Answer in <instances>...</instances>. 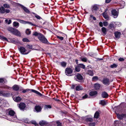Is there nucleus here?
<instances>
[{
  "label": "nucleus",
  "instance_id": "1",
  "mask_svg": "<svg viewBox=\"0 0 126 126\" xmlns=\"http://www.w3.org/2000/svg\"><path fill=\"white\" fill-rule=\"evenodd\" d=\"M9 110L8 112V114L10 116L12 117L9 120L12 121H15L17 120V118L16 115H15V112L13 110Z\"/></svg>",
  "mask_w": 126,
  "mask_h": 126
},
{
  "label": "nucleus",
  "instance_id": "2",
  "mask_svg": "<svg viewBox=\"0 0 126 126\" xmlns=\"http://www.w3.org/2000/svg\"><path fill=\"white\" fill-rule=\"evenodd\" d=\"M8 30L12 33L17 36H21L20 32L17 29L12 27H10L8 28Z\"/></svg>",
  "mask_w": 126,
  "mask_h": 126
},
{
  "label": "nucleus",
  "instance_id": "3",
  "mask_svg": "<svg viewBox=\"0 0 126 126\" xmlns=\"http://www.w3.org/2000/svg\"><path fill=\"white\" fill-rule=\"evenodd\" d=\"M38 39L41 42L43 43L47 44H49L47 39L42 34L40 37H39Z\"/></svg>",
  "mask_w": 126,
  "mask_h": 126
},
{
  "label": "nucleus",
  "instance_id": "4",
  "mask_svg": "<svg viewBox=\"0 0 126 126\" xmlns=\"http://www.w3.org/2000/svg\"><path fill=\"white\" fill-rule=\"evenodd\" d=\"M82 119L83 120L87 122H91L93 121V119L90 116H87L82 117Z\"/></svg>",
  "mask_w": 126,
  "mask_h": 126
},
{
  "label": "nucleus",
  "instance_id": "5",
  "mask_svg": "<svg viewBox=\"0 0 126 126\" xmlns=\"http://www.w3.org/2000/svg\"><path fill=\"white\" fill-rule=\"evenodd\" d=\"M19 49L20 52L23 54H27L30 52L29 51L27 52V51L26 50L25 48L23 47H20Z\"/></svg>",
  "mask_w": 126,
  "mask_h": 126
},
{
  "label": "nucleus",
  "instance_id": "6",
  "mask_svg": "<svg viewBox=\"0 0 126 126\" xmlns=\"http://www.w3.org/2000/svg\"><path fill=\"white\" fill-rule=\"evenodd\" d=\"M72 72V70L70 67H67L65 69V73L67 76H70V75L71 74Z\"/></svg>",
  "mask_w": 126,
  "mask_h": 126
},
{
  "label": "nucleus",
  "instance_id": "7",
  "mask_svg": "<svg viewBox=\"0 0 126 126\" xmlns=\"http://www.w3.org/2000/svg\"><path fill=\"white\" fill-rule=\"evenodd\" d=\"M10 12V10L9 9H5L2 6L1 7H0V13L1 14H4L5 12L6 13H9Z\"/></svg>",
  "mask_w": 126,
  "mask_h": 126
},
{
  "label": "nucleus",
  "instance_id": "8",
  "mask_svg": "<svg viewBox=\"0 0 126 126\" xmlns=\"http://www.w3.org/2000/svg\"><path fill=\"white\" fill-rule=\"evenodd\" d=\"M10 95L9 93L5 92L3 91H0V96H2L5 97H8Z\"/></svg>",
  "mask_w": 126,
  "mask_h": 126
},
{
  "label": "nucleus",
  "instance_id": "9",
  "mask_svg": "<svg viewBox=\"0 0 126 126\" xmlns=\"http://www.w3.org/2000/svg\"><path fill=\"white\" fill-rule=\"evenodd\" d=\"M118 12L115 9L112 10L111 11V14L114 18H116L118 15Z\"/></svg>",
  "mask_w": 126,
  "mask_h": 126
},
{
  "label": "nucleus",
  "instance_id": "10",
  "mask_svg": "<svg viewBox=\"0 0 126 126\" xmlns=\"http://www.w3.org/2000/svg\"><path fill=\"white\" fill-rule=\"evenodd\" d=\"M18 106L20 110H23L26 107V105L24 103H20L18 105Z\"/></svg>",
  "mask_w": 126,
  "mask_h": 126
},
{
  "label": "nucleus",
  "instance_id": "11",
  "mask_svg": "<svg viewBox=\"0 0 126 126\" xmlns=\"http://www.w3.org/2000/svg\"><path fill=\"white\" fill-rule=\"evenodd\" d=\"M76 80L78 81L81 80L83 79V76L80 74L78 73L76 75Z\"/></svg>",
  "mask_w": 126,
  "mask_h": 126
},
{
  "label": "nucleus",
  "instance_id": "12",
  "mask_svg": "<svg viewBox=\"0 0 126 126\" xmlns=\"http://www.w3.org/2000/svg\"><path fill=\"white\" fill-rule=\"evenodd\" d=\"M102 82L105 85H109L110 84L109 80L107 78L104 79Z\"/></svg>",
  "mask_w": 126,
  "mask_h": 126
},
{
  "label": "nucleus",
  "instance_id": "13",
  "mask_svg": "<svg viewBox=\"0 0 126 126\" xmlns=\"http://www.w3.org/2000/svg\"><path fill=\"white\" fill-rule=\"evenodd\" d=\"M42 108H41L40 106L39 105H37L35 106V111L37 112H40Z\"/></svg>",
  "mask_w": 126,
  "mask_h": 126
},
{
  "label": "nucleus",
  "instance_id": "14",
  "mask_svg": "<svg viewBox=\"0 0 126 126\" xmlns=\"http://www.w3.org/2000/svg\"><path fill=\"white\" fill-rule=\"evenodd\" d=\"M97 94L96 91H92L89 93V95L91 96H96Z\"/></svg>",
  "mask_w": 126,
  "mask_h": 126
},
{
  "label": "nucleus",
  "instance_id": "15",
  "mask_svg": "<svg viewBox=\"0 0 126 126\" xmlns=\"http://www.w3.org/2000/svg\"><path fill=\"white\" fill-rule=\"evenodd\" d=\"M13 99L16 102H19L21 100V98L19 96L14 97Z\"/></svg>",
  "mask_w": 126,
  "mask_h": 126
},
{
  "label": "nucleus",
  "instance_id": "16",
  "mask_svg": "<svg viewBox=\"0 0 126 126\" xmlns=\"http://www.w3.org/2000/svg\"><path fill=\"white\" fill-rule=\"evenodd\" d=\"M13 89L15 91H17L20 89L19 86L17 85H14L12 87Z\"/></svg>",
  "mask_w": 126,
  "mask_h": 126
},
{
  "label": "nucleus",
  "instance_id": "17",
  "mask_svg": "<svg viewBox=\"0 0 126 126\" xmlns=\"http://www.w3.org/2000/svg\"><path fill=\"white\" fill-rule=\"evenodd\" d=\"M115 36L117 38H119L121 35V33L119 32H117L114 33Z\"/></svg>",
  "mask_w": 126,
  "mask_h": 126
},
{
  "label": "nucleus",
  "instance_id": "18",
  "mask_svg": "<svg viewBox=\"0 0 126 126\" xmlns=\"http://www.w3.org/2000/svg\"><path fill=\"white\" fill-rule=\"evenodd\" d=\"M30 90H29V91H30L31 92H32L34 93H36V94H37L41 96L42 95V94L41 93H40L38 92L37 91H36L35 90H34L33 89H30Z\"/></svg>",
  "mask_w": 126,
  "mask_h": 126
},
{
  "label": "nucleus",
  "instance_id": "19",
  "mask_svg": "<svg viewBox=\"0 0 126 126\" xmlns=\"http://www.w3.org/2000/svg\"><path fill=\"white\" fill-rule=\"evenodd\" d=\"M30 90H29V91H30L31 92H32L34 93H36V94H37L41 96L42 95V94L41 93H40L38 92L37 91H36L35 90H34L33 89H30Z\"/></svg>",
  "mask_w": 126,
  "mask_h": 126
},
{
  "label": "nucleus",
  "instance_id": "20",
  "mask_svg": "<svg viewBox=\"0 0 126 126\" xmlns=\"http://www.w3.org/2000/svg\"><path fill=\"white\" fill-rule=\"evenodd\" d=\"M42 34L38 33L36 32H34L33 33V35L35 36H37L38 39H39V37H40Z\"/></svg>",
  "mask_w": 126,
  "mask_h": 126
},
{
  "label": "nucleus",
  "instance_id": "21",
  "mask_svg": "<svg viewBox=\"0 0 126 126\" xmlns=\"http://www.w3.org/2000/svg\"><path fill=\"white\" fill-rule=\"evenodd\" d=\"M101 96L102 97L106 98L108 96V95L106 92H104L102 93Z\"/></svg>",
  "mask_w": 126,
  "mask_h": 126
},
{
  "label": "nucleus",
  "instance_id": "22",
  "mask_svg": "<svg viewBox=\"0 0 126 126\" xmlns=\"http://www.w3.org/2000/svg\"><path fill=\"white\" fill-rule=\"evenodd\" d=\"M87 73L88 74L92 76H93L94 75L93 71L90 70H88L87 71Z\"/></svg>",
  "mask_w": 126,
  "mask_h": 126
},
{
  "label": "nucleus",
  "instance_id": "23",
  "mask_svg": "<svg viewBox=\"0 0 126 126\" xmlns=\"http://www.w3.org/2000/svg\"><path fill=\"white\" fill-rule=\"evenodd\" d=\"M22 8L23 9L24 11L27 13H29L30 12L28 9L26 7L22 5H20Z\"/></svg>",
  "mask_w": 126,
  "mask_h": 126
},
{
  "label": "nucleus",
  "instance_id": "24",
  "mask_svg": "<svg viewBox=\"0 0 126 126\" xmlns=\"http://www.w3.org/2000/svg\"><path fill=\"white\" fill-rule=\"evenodd\" d=\"M83 89V87L82 86L78 85L76 87V91H79L82 89Z\"/></svg>",
  "mask_w": 126,
  "mask_h": 126
},
{
  "label": "nucleus",
  "instance_id": "25",
  "mask_svg": "<svg viewBox=\"0 0 126 126\" xmlns=\"http://www.w3.org/2000/svg\"><path fill=\"white\" fill-rule=\"evenodd\" d=\"M10 41L11 43L14 44H16L18 42L17 40L15 38L11 39Z\"/></svg>",
  "mask_w": 126,
  "mask_h": 126
},
{
  "label": "nucleus",
  "instance_id": "26",
  "mask_svg": "<svg viewBox=\"0 0 126 126\" xmlns=\"http://www.w3.org/2000/svg\"><path fill=\"white\" fill-rule=\"evenodd\" d=\"M102 15L104 17L105 19H108L109 18V16L108 15L107 13L104 12L102 14Z\"/></svg>",
  "mask_w": 126,
  "mask_h": 126
},
{
  "label": "nucleus",
  "instance_id": "27",
  "mask_svg": "<svg viewBox=\"0 0 126 126\" xmlns=\"http://www.w3.org/2000/svg\"><path fill=\"white\" fill-rule=\"evenodd\" d=\"M117 118L120 119H122L123 118V117H124V115L123 114L120 115L119 114H117Z\"/></svg>",
  "mask_w": 126,
  "mask_h": 126
},
{
  "label": "nucleus",
  "instance_id": "28",
  "mask_svg": "<svg viewBox=\"0 0 126 126\" xmlns=\"http://www.w3.org/2000/svg\"><path fill=\"white\" fill-rule=\"evenodd\" d=\"M47 124L46 122L44 121H42L39 122V124L41 126H43L46 125Z\"/></svg>",
  "mask_w": 126,
  "mask_h": 126
},
{
  "label": "nucleus",
  "instance_id": "29",
  "mask_svg": "<svg viewBox=\"0 0 126 126\" xmlns=\"http://www.w3.org/2000/svg\"><path fill=\"white\" fill-rule=\"evenodd\" d=\"M61 65L64 68H65L67 64L66 62H63L60 63Z\"/></svg>",
  "mask_w": 126,
  "mask_h": 126
},
{
  "label": "nucleus",
  "instance_id": "30",
  "mask_svg": "<svg viewBox=\"0 0 126 126\" xmlns=\"http://www.w3.org/2000/svg\"><path fill=\"white\" fill-rule=\"evenodd\" d=\"M16 20L20 23L23 24H26L27 23V21H24L20 19H16Z\"/></svg>",
  "mask_w": 126,
  "mask_h": 126
},
{
  "label": "nucleus",
  "instance_id": "31",
  "mask_svg": "<svg viewBox=\"0 0 126 126\" xmlns=\"http://www.w3.org/2000/svg\"><path fill=\"white\" fill-rule=\"evenodd\" d=\"M94 87L95 89L98 90L100 87V85L98 84H94Z\"/></svg>",
  "mask_w": 126,
  "mask_h": 126
},
{
  "label": "nucleus",
  "instance_id": "32",
  "mask_svg": "<svg viewBox=\"0 0 126 126\" xmlns=\"http://www.w3.org/2000/svg\"><path fill=\"white\" fill-rule=\"evenodd\" d=\"M101 30L104 34H106L107 29L103 27L101 29Z\"/></svg>",
  "mask_w": 126,
  "mask_h": 126
},
{
  "label": "nucleus",
  "instance_id": "33",
  "mask_svg": "<svg viewBox=\"0 0 126 126\" xmlns=\"http://www.w3.org/2000/svg\"><path fill=\"white\" fill-rule=\"evenodd\" d=\"M20 91H22V92L24 93H25L26 92H28L29 90H30V89H19Z\"/></svg>",
  "mask_w": 126,
  "mask_h": 126
},
{
  "label": "nucleus",
  "instance_id": "34",
  "mask_svg": "<svg viewBox=\"0 0 126 126\" xmlns=\"http://www.w3.org/2000/svg\"><path fill=\"white\" fill-rule=\"evenodd\" d=\"M99 112L98 111H96L94 115V117L95 118H98L99 117Z\"/></svg>",
  "mask_w": 126,
  "mask_h": 126
},
{
  "label": "nucleus",
  "instance_id": "35",
  "mask_svg": "<svg viewBox=\"0 0 126 126\" xmlns=\"http://www.w3.org/2000/svg\"><path fill=\"white\" fill-rule=\"evenodd\" d=\"M80 59L82 61L85 62H86L87 60V59L86 57H80Z\"/></svg>",
  "mask_w": 126,
  "mask_h": 126
},
{
  "label": "nucleus",
  "instance_id": "36",
  "mask_svg": "<svg viewBox=\"0 0 126 126\" xmlns=\"http://www.w3.org/2000/svg\"><path fill=\"white\" fill-rule=\"evenodd\" d=\"M80 68H81L83 69H85V66L83 64L80 63L78 65Z\"/></svg>",
  "mask_w": 126,
  "mask_h": 126
},
{
  "label": "nucleus",
  "instance_id": "37",
  "mask_svg": "<svg viewBox=\"0 0 126 126\" xmlns=\"http://www.w3.org/2000/svg\"><path fill=\"white\" fill-rule=\"evenodd\" d=\"M75 69L76 71L77 72H79L80 71V68L78 65L75 67Z\"/></svg>",
  "mask_w": 126,
  "mask_h": 126
},
{
  "label": "nucleus",
  "instance_id": "38",
  "mask_svg": "<svg viewBox=\"0 0 126 126\" xmlns=\"http://www.w3.org/2000/svg\"><path fill=\"white\" fill-rule=\"evenodd\" d=\"M13 25L15 27H18L19 26V23L17 22H14L13 23Z\"/></svg>",
  "mask_w": 126,
  "mask_h": 126
},
{
  "label": "nucleus",
  "instance_id": "39",
  "mask_svg": "<svg viewBox=\"0 0 126 126\" xmlns=\"http://www.w3.org/2000/svg\"><path fill=\"white\" fill-rule=\"evenodd\" d=\"M117 65L115 63H113L110 65V67L112 68H116L117 67Z\"/></svg>",
  "mask_w": 126,
  "mask_h": 126
},
{
  "label": "nucleus",
  "instance_id": "40",
  "mask_svg": "<svg viewBox=\"0 0 126 126\" xmlns=\"http://www.w3.org/2000/svg\"><path fill=\"white\" fill-rule=\"evenodd\" d=\"M3 6L4 7L6 8H10V5L7 4H4L3 5Z\"/></svg>",
  "mask_w": 126,
  "mask_h": 126
},
{
  "label": "nucleus",
  "instance_id": "41",
  "mask_svg": "<svg viewBox=\"0 0 126 126\" xmlns=\"http://www.w3.org/2000/svg\"><path fill=\"white\" fill-rule=\"evenodd\" d=\"M99 103L102 105H104L106 104L105 102L103 100H101L100 101Z\"/></svg>",
  "mask_w": 126,
  "mask_h": 126
},
{
  "label": "nucleus",
  "instance_id": "42",
  "mask_svg": "<svg viewBox=\"0 0 126 126\" xmlns=\"http://www.w3.org/2000/svg\"><path fill=\"white\" fill-rule=\"evenodd\" d=\"M0 39L3 40H5L7 41H8L7 39L5 37L0 35Z\"/></svg>",
  "mask_w": 126,
  "mask_h": 126
},
{
  "label": "nucleus",
  "instance_id": "43",
  "mask_svg": "<svg viewBox=\"0 0 126 126\" xmlns=\"http://www.w3.org/2000/svg\"><path fill=\"white\" fill-rule=\"evenodd\" d=\"M26 32L27 34L29 35L31 33V31H30L29 29H27L26 30Z\"/></svg>",
  "mask_w": 126,
  "mask_h": 126
},
{
  "label": "nucleus",
  "instance_id": "44",
  "mask_svg": "<svg viewBox=\"0 0 126 126\" xmlns=\"http://www.w3.org/2000/svg\"><path fill=\"white\" fill-rule=\"evenodd\" d=\"M98 79V78L97 76H94L92 79V80L93 81H94L96 80H97Z\"/></svg>",
  "mask_w": 126,
  "mask_h": 126
},
{
  "label": "nucleus",
  "instance_id": "45",
  "mask_svg": "<svg viewBox=\"0 0 126 126\" xmlns=\"http://www.w3.org/2000/svg\"><path fill=\"white\" fill-rule=\"evenodd\" d=\"M2 88H4L5 89H9L11 88L9 86H8L6 85H4L2 86L1 87Z\"/></svg>",
  "mask_w": 126,
  "mask_h": 126
},
{
  "label": "nucleus",
  "instance_id": "46",
  "mask_svg": "<svg viewBox=\"0 0 126 126\" xmlns=\"http://www.w3.org/2000/svg\"><path fill=\"white\" fill-rule=\"evenodd\" d=\"M5 21L6 23H7L8 24H9L11 23V20H9L8 21L7 19H6Z\"/></svg>",
  "mask_w": 126,
  "mask_h": 126
},
{
  "label": "nucleus",
  "instance_id": "47",
  "mask_svg": "<svg viewBox=\"0 0 126 126\" xmlns=\"http://www.w3.org/2000/svg\"><path fill=\"white\" fill-rule=\"evenodd\" d=\"M98 8L97 6L96 5L94 6L92 8V10H96L98 9Z\"/></svg>",
  "mask_w": 126,
  "mask_h": 126
},
{
  "label": "nucleus",
  "instance_id": "48",
  "mask_svg": "<svg viewBox=\"0 0 126 126\" xmlns=\"http://www.w3.org/2000/svg\"><path fill=\"white\" fill-rule=\"evenodd\" d=\"M22 41L24 42H29V40L26 38H24L23 39Z\"/></svg>",
  "mask_w": 126,
  "mask_h": 126
},
{
  "label": "nucleus",
  "instance_id": "49",
  "mask_svg": "<svg viewBox=\"0 0 126 126\" xmlns=\"http://www.w3.org/2000/svg\"><path fill=\"white\" fill-rule=\"evenodd\" d=\"M44 107L45 109H50L51 108V107L50 105H46Z\"/></svg>",
  "mask_w": 126,
  "mask_h": 126
},
{
  "label": "nucleus",
  "instance_id": "50",
  "mask_svg": "<svg viewBox=\"0 0 126 126\" xmlns=\"http://www.w3.org/2000/svg\"><path fill=\"white\" fill-rule=\"evenodd\" d=\"M31 123L32 124L34 125L35 126H36L37 125L35 121L32 120L31 121Z\"/></svg>",
  "mask_w": 126,
  "mask_h": 126
},
{
  "label": "nucleus",
  "instance_id": "51",
  "mask_svg": "<svg viewBox=\"0 0 126 126\" xmlns=\"http://www.w3.org/2000/svg\"><path fill=\"white\" fill-rule=\"evenodd\" d=\"M57 37L61 41L63 40L64 39V38L63 37H61L58 36H57Z\"/></svg>",
  "mask_w": 126,
  "mask_h": 126
},
{
  "label": "nucleus",
  "instance_id": "52",
  "mask_svg": "<svg viewBox=\"0 0 126 126\" xmlns=\"http://www.w3.org/2000/svg\"><path fill=\"white\" fill-rule=\"evenodd\" d=\"M103 24L104 26H106L108 25V22L106 21H104L103 22Z\"/></svg>",
  "mask_w": 126,
  "mask_h": 126
},
{
  "label": "nucleus",
  "instance_id": "53",
  "mask_svg": "<svg viewBox=\"0 0 126 126\" xmlns=\"http://www.w3.org/2000/svg\"><path fill=\"white\" fill-rule=\"evenodd\" d=\"M114 25L113 24H110L109 25V28L111 29L114 27Z\"/></svg>",
  "mask_w": 126,
  "mask_h": 126
},
{
  "label": "nucleus",
  "instance_id": "54",
  "mask_svg": "<svg viewBox=\"0 0 126 126\" xmlns=\"http://www.w3.org/2000/svg\"><path fill=\"white\" fill-rule=\"evenodd\" d=\"M4 82V78L0 79V83H3Z\"/></svg>",
  "mask_w": 126,
  "mask_h": 126
},
{
  "label": "nucleus",
  "instance_id": "55",
  "mask_svg": "<svg viewBox=\"0 0 126 126\" xmlns=\"http://www.w3.org/2000/svg\"><path fill=\"white\" fill-rule=\"evenodd\" d=\"M27 23H28L29 24L32 25V26H36V25H35L33 24L31 22H27Z\"/></svg>",
  "mask_w": 126,
  "mask_h": 126
},
{
  "label": "nucleus",
  "instance_id": "56",
  "mask_svg": "<svg viewBox=\"0 0 126 126\" xmlns=\"http://www.w3.org/2000/svg\"><path fill=\"white\" fill-rule=\"evenodd\" d=\"M118 60L120 62L123 61L124 59L123 58H120L118 59Z\"/></svg>",
  "mask_w": 126,
  "mask_h": 126
},
{
  "label": "nucleus",
  "instance_id": "57",
  "mask_svg": "<svg viewBox=\"0 0 126 126\" xmlns=\"http://www.w3.org/2000/svg\"><path fill=\"white\" fill-rule=\"evenodd\" d=\"M95 124L94 123H91L90 124L89 126H95Z\"/></svg>",
  "mask_w": 126,
  "mask_h": 126
},
{
  "label": "nucleus",
  "instance_id": "58",
  "mask_svg": "<svg viewBox=\"0 0 126 126\" xmlns=\"http://www.w3.org/2000/svg\"><path fill=\"white\" fill-rule=\"evenodd\" d=\"M99 25L100 27H102L103 26V23L102 22H99Z\"/></svg>",
  "mask_w": 126,
  "mask_h": 126
},
{
  "label": "nucleus",
  "instance_id": "59",
  "mask_svg": "<svg viewBox=\"0 0 126 126\" xmlns=\"http://www.w3.org/2000/svg\"><path fill=\"white\" fill-rule=\"evenodd\" d=\"M88 95L87 94H85L84 96H83L82 98L83 99H85L87 97Z\"/></svg>",
  "mask_w": 126,
  "mask_h": 126
},
{
  "label": "nucleus",
  "instance_id": "60",
  "mask_svg": "<svg viewBox=\"0 0 126 126\" xmlns=\"http://www.w3.org/2000/svg\"><path fill=\"white\" fill-rule=\"evenodd\" d=\"M35 17L37 19H39L40 18V17L38 15H36L35 16Z\"/></svg>",
  "mask_w": 126,
  "mask_h": 126
},
{
  "label": "nucleus",
  "instance_id": "61",
  "mask_svg": "<svg viewBox=\"0 0 126 126\" xmlns=\"http://www.w3.org/2000/svg\"><path fill=\"white\" fill-rule=\"evenodd\" d=\"M77 84H75V85H72V87H71V88H72V89H74L75 87L76 86H77Z\"/></svg>",
  "mask_w": 126,
  "mask_h": 126
},
{
  "label": "nucleus",
  "instance_id": "62",
  "mask_svg": "<svg viewBox=\"0 0 126 126\" xmlns=\"http://www.w3.org/2000/svg\"><path fill=\"white\" fill-rule=\"evenodd\" d=\"M111 0H106V2L108 3H109Z\"/></svg>",
  "mask_w": 126,
  "mask_h": 126
},
{
  "label": "nucleus",
  "instance_id": "63",
  "mask_svg": "<svg viewBox=\"0 0 126 126\" xmlns=\"http://www.w3.org/2000/svg\"><path fill=\"white\" fill-rule=\"evenodd\" d=\"M27 47L30 48H32V46H30L29 45H27Z\"/></svg>",
  "mask_w": 126,
  "mask_h": 126
},
{
  "label": "nucleus",
  "instance_id": "64",
  "mask_svg": "<svg viewBox=\"0 0 126 126\" xmlns=\"http://www.w3.org/2000/svg\"><path fill=\"white\" fill-rule=\"evenodd\" d=\"M115 124H116L119 123V122L118 121H116L114 122Z\"/></svg>",
  "mask_w": 126,
  "mask_h": 126
}]
</instances>
